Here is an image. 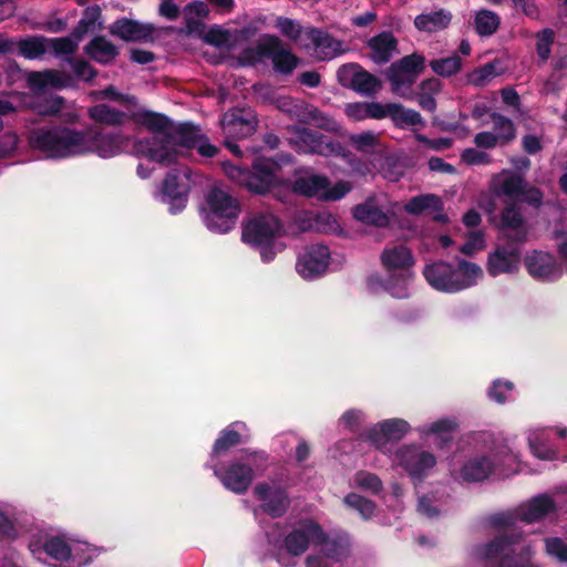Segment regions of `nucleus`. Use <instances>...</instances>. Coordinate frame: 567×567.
I'll use <instances>...</instances> for the list:
<instances>
[{"mask_svg":"<svg viewBox=\"0 0 567 567\" xmlns=\"http://www.w3.org/2000/svg\"><path fill=\"white\" fill-rule=\"evenodd\" d=\"M28 143L31 148L51 158H69L89 153L106 158L113 156L118 148L114 136L104 135L93 126L82 131L65 125L32 128Z\"/></svg>","mask_w":567,"mask_h":567,"instance_id":"1","label":"nucleus"},{"mask_svg":"<svg viewBox=\"0 0 567 567\" xmlns=\"http://www.w3.org/2000/svg\"><path fill=\"white\" fill-rule=\"evenodd\" d=\"M380 261L388 271V277L378 274L368 278L370 289H383L396 299L409 298V284L413 277L412 267L415 259L412 251L404 245L384 248L380 255Z\"/></svg>","mask_w":567,"mask_h":567,"instance_id":"2","label":"nucleus"},{"mask_svg":"<svg viewBox=\"0 0 567 567\" xmlns=\"http://www.w3.org/2000/svg\"><path fill=\"white\" fill-rule=\"evenodd\" d=\"M200 136L199 128L193 123H181L177 126L173 124V128L165 136L159 137L155 135L137 140L133 145V150L140 156L168 166L177 159V146L193 150Z\"/></svg>","mask_w":567,"mask_h":567,"instance_id":"3","label":"nucleus"},{"mask_svg":"<svg viewBox=\"0 0 567 567\" xmlns=\"http://www.w3.org/2000/svg\"><path fill=\"white\" fill-rule=\"evenodd\" d=\"M520 530H507L496 535L486 544L476 547V555L485 561V567H540L535 560V550L530 545H523Z\"/></svg>","mask_w":567,"mask_h":567,"instance_id":"4","label":"nucleus"},{"mask_svg":"<svg viewBox=\"0 0 567 567\" xmlns=\"http://www.w3.org/2000/svg\"><path fill=\"white\" fill-rule=\"evenodd\" d=\"M290 163H292V156L290 154H281L277 158L256 157L252 161L251 169L230 163L225 164L224 169L231 181L246 187L250 193L265 195L280 184L278 173L282 165Z\"/></svg>","mask_w":567,"mask_h":567,"instance_id":"5","label":"nucleus"},{"mask_svg":"<svg viewBox=\"0 0 567 567\" xmlns=\"http://www.w3.org/2000/svg\"><path fill=\"white\" fill-rule=\"evenodd\" d=\"M481 275V267L465 259L458 260L457 268L449 262L437 261L423 269V276L432 288L449 293L470 288Z\"/></svg>","mask_w":567,"mask_h":567,"instance_id":"6","label":"nucleus"},{"mask_svg":"<svg viewBox=\"0 0 567 567\" xmlns=\"http://www.w3.org/2000/svg\"><path fill=\"white\" fill-rule=\"evenodd\" d=\"M282 229V224L272 214H258L247 220L243 226L241 239L244 243L259 249L262 261L275 259V243Z\"/></svg>","mask_w":567,"mask_h":567,"instance_id":"7","label":"nucleus"},{"mask_svg":"<svg viewBox=\"0 0 567 567\" xmlns=\"http://www.w3.org/2000/svg\"><path fill=\"white\" fill-rule=\"evenodd\" d=\"M247 463L238 460L230 461L225 467H214V474L217 476L224 487L235 494H245L251 485L255 477V466L257 470H265L268 461V453L265 451H245Z\"/></svg>","mask_w":567,"mask_h":567,"instance_id":"8","label":"nucleus"},{"mask_svg":"<svg viewBox=\"0 0 567 567\" xmlns=\"http://www.w3.org/2000/svg\"><path fill=\"white\" fill-rule=\"evenodd\" d=\"M206 204V224L209 229L226 234L235 227L241 210L236 197L220 187L213 186L207 192Z\"/></svg>","mask_w":567,"mask_h":567,"instance_id":"9","label":"nucleus"},{"mask_svg":"<svg viewBox=\"0 0 567 567\" xmlns=\"http://www.w3.org/2000/svg\"><path fill=\"white\" fill-rule=\"evenodd\" d=\"M296 150L300 154H318L349 158L353 154L339 141H332L327 135L310 128H298L295 136Z\"/></svg>","mask_w":567,"mask_h":567,"instance_id":"10","label":"nucleus"},{"mask_svg":"<svg viewBox=\"0 0 567 567\" xmlns=\"http://www.w3.org/2000/svg\"><path fill=\"white\" fill-rule=\"evenodd\" d=\"M522 243L504 240L497 244L487 256L486 271L492 277L503 274H514L519 269L522 261Z\"/></svg>","mask_w":567,"mask_h":567,"instance_id":"11","label":"nucleus"},{"mask_svg":"<svg viewBox=\"0 0 567 567\" xmlns=\"http://www.w3.org/2000/svg\"><path fill=\"white\" fill-rule=\"evenodd\" d=\"M399 464L414 481H423L436 465V457L414 445H404L398 451Z\"/></svg>","mask_w":567,"mask_h":567,"instance_id":"12","label":"nucleus"},{"mask_svg":"<svg viewBox=\"0 0 567 567\" xmlns=\"http://www.w3.org/2000/svg\"><path fill=\"white\" fill-rule=\"evenodd\" d=\"M330 249L323 244H311L299 255L296 270L305 279L312 280L321 277L330 262Z\"/></svg>","mask_w":567,"mask_h":567,"instance_id":"13","label":"nucleus"},{"mask_svg":"<svg viewBox=\"0 0 567 567\" xmlns=\"http://www.w3.org/2000/svg\"><path fill=\"white\" fill-rule=\"evenodd\" d=\"M496 227L501 231V239L525 244L528 235L527 221L520 207L515 203H506L499 214Z\"/></svg>","mask_w":567,"mask_h":567,"instance_id":"14","label":"nucleus"},{"mask_svg":"<svg viewBox=\"0 0 567 567\" xmlns=\"http://www.w3.org/2000/svg\"><path fill=\"white\" fill-rule=\"evenodd\" d=\"M410 429V424L405 420L389 419L369 429L363 434V439L378 450H381L385 447L389 442H399L402 440Z\"/></svg>","mask_w":567,"mask_h":567,"instance_id":"15","label":"nucleus"},{"mask_svg":"<svg viewBox=\"0 0 567 567\" xmlns=\"http://www.w3.org/2000/svg\"><path fill=\"white\" fill-rule=\"evenodd\" d=\"M254 492L257 498L261 501L262 512L272 518L284 516L290 506L288 494L281 486L258 483Z\"/></svg>","mask_w":567,"mask_h":567,"instance_id":"16","label":"nucleus"},{"mask_svg":"<svg viewBox=\"0 0 567 567\" xmlns=\"http://www.w3.org/2000/svg\"><path fill=\"white\" fill-rule=\"evenodd\" d=\"M318 535H323V529L318 523L303 522L285 537L284 547L290 556H301L308 550L310 542L316 544Z\"/></svg>","mask_w":567,"mask_h":567,"instance_id":"17","label":"nucleus"},{"mask_svg":"<svg viewBox=\"0 0 567 567\" xmlns=\"http://www.w3.org/2000/svg\"><path fill=\"white\" fill-rule=\"evenodd\" d=\"M155 27L151 23H142L128 18L115 20L110 25V33L126 42L153 41Z\"/></svg>","mask_w":567,"mask_h":567,"instance_id":"18","label":"nucleus"},{"mask_svg":"<svg viewBox=\"0 0 567 567\" xmlns=\"http://www.w3.org/2000/svg\"><path fill=\"white\" fill-rule=\"evenodd\" d=\"M528 274L540 281H554L561 275V269L555 257L549 252L533 251L525 258Z\"/></svg>","mask_w":567,"mask_h":567,"instance_id":"19","label":"nucleus"},{"mask_svg":"<svg viewBox=\"0 0 567 567\" xmlns=\"http://www.w3.org/2000/svg\"><path fill=\"white\" fill-rule=\"evenodd\" d=\"M163 202L169 205L172 214H177L184 209L187 203L188 186L179 183V173L177 169H171L162 186Z\"/></svg>","mask_w":567,"mask_h":567,"instance_id":"20","label":"nucleus"},{"mask_svg":"<svg viewBox=\"0 0 567 567\" xmlns=\"http://www.w3.org/2000/svg\"><path fill=\"white\" fill-rule=\"evenodd\" d=\"M306 35L312 42L316 58L319 61H328L343 53L342 41L322 29L316 27L306 28Z\"/></svg>","mask_w":567,"mask_h":567,"instance_id":"21","label":"nucleus"},{"mask_svg":"<svg viewBox=\"0 0 567 567\" xmlns=\"http://www.w3.org/2000/svg\"><path fill=\"white\" fill-rule=\"evenodd\" d=\"M270 52L268 59L271 60L272 70L277 74L289 76L300 63V59L285 48L282 40L275 34L270 35Z\"/></svg>","mask_w":567,"mask_h":567,"instance_id":"22","label":"nucleus"},{"mask_svg":"<svg viewBox=\"0 0 567 567\" xmlns=\"http://www.w3.org/2000/svg\"><path fill=\"white\" fill-rule=\"evenodd\" d=\"M526 187V179L523 175L504 169L501 174L493 176L491 190L496 197L505 196L518 200Z\"/></svg>","mask_w":567,"mask_h":567,"instance_id":"23","label":"nucleus"},{"mask_svg":"<svg viewBox=\"0 0 567 567\" xmlns=\"http://www.w3.org/2000/svg\"><path fill=\"white\" fill-rule=\"evenodd\" d=\"M352 216L355 220L378 228H385L390 225L389 215L379 205L374 196L368 197L363 203L352 208Z\"/></svg>","mask_w":567,"mask_h":567,"instance_id":"24","label":"nucleus"},{"mask_svg":"<svg viewBox=\"0 0 567 567\" xmlns=\"http://www.w3.org/2000/svg\"><path fill=\"white\" fill-rule=\"evenodd\" d=\"M556 508V503L549 495L539 494L517 508V518L528 524L540 522Z\"/></svg>","mask_w":567,"mask_h":567,"instance_id":"25","label":"nucleus"},{"mask_svg":"<svg viewBox=\"0 0 567 567\" xmlns=\"http://www.w3.org/2000/svg\"><path fill=\"white\" fill-rule=\"evenodd\" d=\"M388 103L380 102H351L346 104L344 114L353 122H361L368 118H386Z\"/></svg>","mask_w":567,"mask_h":567,"instance_id":"26","label":"nucleus"},{"mask_svg":"<svg viewBox=\"0 0 567 567\" xmlns=\"http://www.w3.org/2000/svg\"><path fill=\"white\" fill-rule=\"evenodd\" d=\"M453 14L450 10L439 9L421 13L414 18V27L420 32L435 33L449 28L452 22Z\"/></svg>","mask_w":567,"mask_h":567,"instance_id":"27","label":"nucleus"},{"mask_svg":"<svg viewBox=\"0 0 567 567\" xmlns=\"http://www.w3.org/2000/svg\"><path fill=\"white\" fill-rule=\"evenodd\" d=\"M316 545H320L323 556L334 563H341L350 554L351 544L347 535L330 538L323 532V535H318Z\"/></svg>","mask_w":567,"mask_h":567,"instance_id":"28","label":"nucleus"},{"mask_svg":"<svg viewBox=\"0 0 567 567\" xmlns=\"http://www.w3.org/2000/svg\"><path fill=\"white\" fill-rule=\"evenodd\" d=\"M371 49L370 58L378 64H385L390 61L393 51L396 50L398 40L390 31H383L368 41Z\"/></svg>","mask_w":567,"mask_h":567,"instance_id":"29","label":"nucleus"},{"mask_svg":"<svg viewBox=\"0 0 567 567\" xmlns=\"http://www.w3.org/2000/svg\"><path fill=\"white\" fill-rule=\"evenodd\" d=\"M84 53L95 62L107 65L116 59L120 51L105 37L96 35L84 47Z\"/></svg>","mask_w":567,"mask_h":567,"instance_id":"30","label":"nucleus"},{"mask_svg":"<svg viewBox=\"0 0 567 567\" xmlns=\"http://www.w3.org/2000/svg\"><path fill=\"white\" fill-rule=\"evenodd\" d=\"M245 427V423L241 422H234L227 425L225 429H223L218 437L216 439L210 456L212 457H218L220 455H225L230 449L241 444L243 437L237 427Z\"/></svg>","mask_w":567,"mask_h":567,"instance_id":"31","label":"nucleus"},{"mask_svg":"<svg viewBox=\"0 0 567 567\" xmlns=\"http://www.w3.org/2000/svg\"><path fill=\"white\" fill-rule=\"evenodd\" d=\"M494 472V463L488 456L472 457L462 466L461 476L465 482H482Z\"/></svg>","mask_w":567,"mask_h":567,"instance_id":"32","label":"nucleus"},{"mask_svg":"<svg viewBox=\"0 0 567 567\" xmlns=\"http://www.w3.org/2000/svg\"><path fill=\"white\" fill-rule=\"evenodd\" d=\"M386 117H389L398 128L416 125L424 126V120L420 112L413 109H406L401 103H388Z\"/></svg>","mask_w":567,"mask_h":567,"instance_id":"33","label":"nucleus"},{"mask_svg":"<svg viewBox=\"0 0 567 567\" xmlns=\"http://www.w3.org/2000/svg\"><path fill=\"white\" fill-rule=\"evenodd\" d=\"M89 116L96 123L109 126H120L130 120V115L123 111L101 103L89 109Z\"/></svg>","mask_w":567,"mask_h":567,"instance_id":"34","label":"nucleus"},{"mask_svg":"<svg viewBox=\"0 0 567 567\" xmlns=\"http://www.w3.org/2000/svg\"><path fill=\"white\" fill-rule=\"evenodd\" d=\"M133 120L162 136H165L173 128V122L167 115L153 111L137 112L133 114Z\"/></svg>","mask_w":567,"mask_h":567,"instance_id":"35","label":"nucleus"},{"mask_svg":"<svg viewBox=\"0 0 567 567\" xmlns=\"http://www.w3.org/2000/svg\"><path fill=\"white\" fill-rule=\"evenodd\" d=\"M270 35L265 34L255 47H247L238 55V63L241 66H255L262 60L268 59L270 52Z\"/></svg>","mask_w":567,"mask_h":567,"instance_id":"36","label":"nucleus"},{"mask_svg":"<svg viewBox=\"0 0 567 567\" xmlns=\"http://www.w3.org/2000/svg\"><path fill=\"white\" fill-rule=\"evenodd\" d=\"M65 100L55 94H43L33 97L27 106L43 116L58 115L63 109Z\"/></svg>","mask_w":567,"mask_h":567,"instance_id":"37","label":"nucleus"},{"mask_svg":"<svg viewBox=\"0 0 567 567\" xmlns=\"http://www.w3.org/2000/svg\"><path fill=\"white\" fill-rule=\"evenodd\" d=\"M329 185L330 182L328 177L323 175H310L297 178L293 182L292 189L299 195L315 197L320 192L328 189Z\"/></svg>","mask_w":567,"mask_h":567,"instance_id":"38","label":"nucleus"},{"mask_svg":"<svg viewBox=\"0 0 567 567\" xmlns=\"http://www.w3.org/2000/svg\"><path fill=\"white\" fill-rule=\"evenodd\" d=\"M493 122V133L501 141V146L509 145L516 138V127L513 121L501 113L491 114Z\"/></svg>","mask_w":567,"mask_h":567,"instance_id":"39","label":"nucleus"},{"mask_svg":"<svg viewBox=\"0 0 567 567\" xmlns=\"http://www.w3.org/2000/svg\"><path fill=\"white\" fill-rule=\"evenodd\" d=\"M474 24L478 35L489 37L499 28L501 19L494 11L482 9L475 13Z\"/></svg>","mask_w":567,"mask_h":567,"instance_id":"40","label":"nucleus"},{"mask_svg":"<svg viewBox=\"0 0 567 567\" xmlns=\"http://www.w3.org/2000/svg\"><path fill=\"white\" fill-rule=\"evenodd\" d=\"M429 65L436 75L451 78L461 71L463 60L458 54L454 53L446 58L433 59Z\"/></svg>","mask_w":567,"mask_h":567,"instance_id":"41","label":"nucleus"},{"mask_svg":"<svg viewBox=\"0 0 567 567\" xmlns=\"http://www.w3.org/2000/svg\"><path fill=\"white\" fill-rule=\"evenodd\" d=\"M442 202L439 196L433 194L417 195L412 197L404 206L406 213L411 215H420L426 209L439 210Z\"/></svg>","mask_w":567,"mask_h":567,"instance_id":"42","label":"nucleus"},{"mask_svg":"<svg viewBox=\"0 0 567 567\" xmlns=\"http://www.w3.org/2000/svg\"><path fill=\"white\" fill-rule=\"evenodd\" d=\"M381 87L382 81L362 68L359 72V78L351 90L361 95L372 97L381 90Z\"/></svg>","mask_w":567,"mask_h":567,"instance_id":"43","label":"nucleus"},{"mask_svg":"<svg viewBox=\"0 0 567 567\" xmlns=\"http://www.w3.org/2000/svg\"><path fill=\"white\" fill-rule=\"evenodd\" d=\"M18 47L19 53L25 59H38L47 52L48 39L44 37H29L21 40Z\"/></svg>","mask_w":567,"mask_h":567,"instance_id":"44","label":"nucleus"},{"mask_svg":"<svg viewBox=\"0 0 567 567\" xmlns=\"http://www.w3.org/2000/svg\"><path fill=\"white\" fill-rule=\"evenodd\" d=\"M344 504L359 512L363 519H370L375 512L377 505L373 501L355 493H350L344 497Z\"/></svg>","mask_w":567,"mask_h":567,"instance_id":"45","label":"nucleus"},{"mask_svg":"<svg viewBox=\"0 0 567 567\" xmlns=\"http://www.w3.org/2000/svg\"><path fill=\"white\" fill-rule=\"evenodd\" d=\"M274 27L281 35L293 42L300 39L303 31L306 32V29L299 22L284 16L276 17Z\"/></svg>","mask_w":567,"mask_h":567,"instance_id":"46","label":"nucleus"},{"mask_svg":"<svg viewBox=\"0 0 567 567\" xmlns=\"http://www.w3.org/2000/svg\"><path fill=\"white\" fill-rule=\"evenodd\" d=\"M44 551L55 560L68 561L72 556L70 545L60 537H52L44 543Z\"/></svg>","mask_w":567,"mask_h":567,"instance_id":"47","label":"nucleus"},{"mask_svg":"<svg viewBox=\"0 0 567 567\" xmlns=\"http://www.w3.org/2000/svg\"><path fill=\"white\" fill-rule=\"evenodd\" d=\"M48 47L55 56L70 55L76 52L79 42L72 37L48 39Z\"/></svg>","mask_w":567,"mask_h":567,"instance_id":"48","label":"nucleus"},{"mask_svg":"<svg viewBox=\"0 0 567 567\" xmlns=\"http://www.w3.org/2000/svg\"><path fill=\"white\" fill-rule=\"evenodd\" d=\"M385 75L392 85L393 92H398L399 89L410 86L414 83L413 76H410L405 71H403L398 62L392 63L388 68Z\"/></svg>","mask_w":567,"mask_h":567,"instance_id":"49","label":"nucleus"},{"mask_svg":"<svg viewBox=\"0 0 567 567\" xmlns=\"http://www.w3.org/2000/svg\"><path fill=\"white\" fill-rule=\"evenodd\" d=\"M457 424L450 419H441L433 422L429 429V433L437 434L441 446L450 445L453 441L451 433L456 429Z\"/></svg>","mask_w":567,"mask_h":567,"instance_id":"50","label":"nucleus"},{"mask_svg":"<svg viewBox=\"0 0 567 567\" xmlns=\"http://www.w3.org/2000/svg\"><path fill=\"white\" fill-rule=\"evenodd\" d=\"M349 141L358 152L362 153L372 151L379 144L378 135L371 131L351 134Z\"/></svg>","mask_w":567,"mask_h":567,"instance_id":"51","label":"nucleus"},{"mask_svg":"<svg viewBox=\"0 0 567 567\" xmlns=\"http://www.w3.org/2000/svg\"><path fill=\"white\" fill-rule=\"evenodd\" d=\"M354 481L361 489L370 491L374 495H379L383 491V483L374 473L360 471L355 474Z\"/></svg>","mask_w":567,"mask_h":567,"instance_id":"52","label":"nucleus"},{"mask_svg":"<svg viewBox=\"0 0 567 567\" xmlns=\"http://www.w3.org/2000/svg\"><path fill=\"white\" fill-rule=\"evenodd\" d=\"M361 69L362 66L359 63L342 64L337 71L338 83L342 87L351 90L359 78Z\"/></svg>","mask_w":567,"mask_h":567,"instance_id":"53","label":"nucleus"},{"mask_svg":"<svg viewBox=\"0 0 567 567\" xmlns=\"http://www.w3.org/2000/svg\"><path fill=\"white\" fill-rule=\"evenodd\" d=\"M396 62L403 71L413 76V81L425 68V58L419 53L405 55Z\"/></svg>","mask_w":567,"mask_h":567,"instance_id":"54","label":"nucleus"},{"mask_svg":"<svg viewBox=\"0 0 567 567\" xmlns=\"http://www.w3.org/2000/svg\"><path fill=\"white\" fill-rule=\"evenodd\" d=\"M554 39L555 32L551 29H544L536 34V51L543 62L550 56Z\"/></svg>","mask_w":567,"mask_h":567,"instance_id":"55","label":"nucleus"},{"mask_svg":"<svg viewBox=\"0 0 567 567\" xmlns=\"http://www.w3.org/2000/svg\"><path fill=\"white\" fill-rule=\"evenodd\" d=\"M203 39L207 44H210V45H214L217 48H225L228 45V43L230 41V33L226 29H223L218 25H213L204 34Z\"/></svg>","mask_w":567,"mask_h":567,"instance_id":"56","label":"nucleus"},{"mask_svg":"<svg viewBox=\"0 0 567 567\" xmlns=\"http://www.w3.org/2000/svg\"><path fill=\"white\" fill-rule=\"evenodd\" d=\"M514 389L511 381L495 380L487 391L488 398L498 403L504 404L507 401V393Z\"/></svg>","mask_w":567,"mask_h":567,"instance_id":"57","label":"nucleus"},{"mask_svg":"<svg viewBox=\"0 0 567 567\" xmlns=\"http://www.w3.org/2000/svg\"><path fill=\"white\" fill-rule=\"evenodd\" d=\"M485 246V237L482 230L470 231L465 243L460 247L463 255L472 256L476 250H482Z\"/></svg>","mask_w":567,"mask_h":567,"instance_id":"58","label":"nucleus"},{"mask_svg":"<svg viewBox=\"0 0 567 567\" xmlns=\"http://www.w3.org/2000/svg\"><path fill=\"white\" fill-rule=\"evenodd\" d=\"M415 140L423 144L429 150L441 152L452 147L453 140L451 137H439V138H429L423 134H415Z\"/></svg>","mask_w":567,"mask_h":567,"instance_id":"59","label":"nucleus"},{"mask_svg":"<svg viewBox=\"0 0 567 567\" xmlns=\"http://www.w3.org/2000/svg\"><path fill=\"white\" fill-rule=\"evenodd\" d=\"M546 551L561 563H567V544L559 537L546 539Z\"/></svg>","mask_w":567,"mask_h":567,"instance_id":"60","label":"nucleus"},{"mask_svg":"<svg viewBox=\"0 0 567 567\" xmlns=\"http://www.w3.org/2000/svg\"><path fill=\"white\" fill-rule=\"evenodd\" d=\"M72 69L85 82H92L97 75V70L85 60H72Z\"/></svg>","mask_w":567,"mask_h":567,"instance_id":"61","label":"nucleus"},{"mask_svg":"<svg viewBox=\"0 0 567 567\" xmlns=\"http://www.w3.org/2000/svg\"><path fill=\"white\" fill-rule=\"evenodd\" d=\"M461 158L467 165H481L491 163V156L487 153L471 147L465 148L462 152Z\"/></svg>","mask_w":567,"mask_h":567,"instance_id":"62","label":"nucleus"},{"mask_svg":"<svg viewBox=\"0 0 567 567\" xmlns=\"http://www.w3.org/2000/svg\"><path fill=\"white\" fill-rule=\"evenodd\" d=\"M529 447L533 454L539 460L554 461L558 458V452L556 450L538 441H530Z\"/></svg>","mask_w":567,"mask_h":567,"instance_id":"63","label":"nucleus"},{"mask_svg":"<svg viewBox=\"0 0 567 567\" xmlns=\"http://www.w3.org/2000/svg\"><path fill=\"white\" fill-rule=\"evenodd\" d=\"M544 198L543 192L535 187L530 186L528 182L526 181V187L524 188V192L520 194V197L518 200L527 203L532 206L538 207L542 205Z\"/></svg>","mask_w":567,"mask_h":567,"instance_id":"64","label":"nucleus"}]
</instances>
